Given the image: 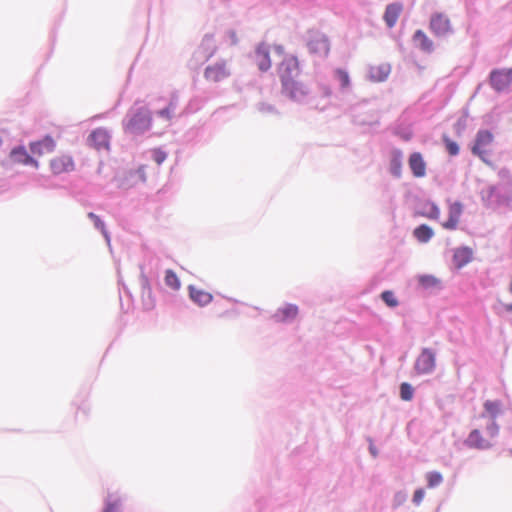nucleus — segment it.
Here are the masks:
<instances>
[{"instance_id": "f257e3e1", "label": "nucleus", "mask_w": 512, "mask_h": 512, "mask_svg": "<svg viewBox=\"0 0 512 512\" xmlns=\"http://www.w3.org/2000/svg\"><path fill=\"white\" fill-rule=\"evenodd\" d=\"M278 75L282 83V91L293 100H300L306 95L305 86L298 81L299 65L297 59L288 55L278 67Z\"/></svg>"}, {"instance_id": "f03ea898", "label": "nucleus", "mask_w": 512, "mask_h": 512, "mask_svg": "<svg viewBox=\"0 0 512 512\" xmlns=\"http://www.w3.org/2000/svg\"><path fill=\"white\" fill-rule=\"evenodd\" d=\"M481 199L487 208L498 209L508 207L512 202V187L502 184L488 186L481 191Z\"/></svg>"}, {"instance_id": "7ed1b4c3", "label": "nucleus", "mask_w": 512, "mask_h": 512, "mask_svg": "<svg viewBox=\"0 0 512 512\" xmlns=\"http://www.w3.org/2000/svg\"><path fill=\"white\" fill-rule=\"evenodd\" d=\"M151 126V113L147 108L136 110L125 125L129 133H141L148 130Z\"/></svg>"}, {"instance_id": "20e7f679", "label": "nucleus", "mask_w": 512, "mask_h": 512, "mask_svg": "<svg viewBox=\"0 0 512 512\" xmlns=\"http://www.w3.org/2000/svg\"><path fill=\"white\" fill-rule=\"evenodd\" d=\"M489 84L497 93L507 90L512 84V67L493 69L489 74Z\"/></svg>"}, {"instance_id": "39448f33", "label": "nucleus", "mask_w": 512, "mask_h": 512, "mask_svg": "<svg viewBox=\"0 0 512 512\" xmlns=\"http://www.w3.org/2000/svg\"><path fill=\"white\" fill-rule=\"evenodd\" d=\"M436 367V353L430 348H423L417 357L414 369L418 374H431Z\"/></svg>"}, {"instance_id": "423d86ee", "label": "nucleus", "mask_w": 512, "mask_h": 512, "mask_svg": "<svg viewBox=\"0 0 512 512\" xmlns=\"http://www.w3.org/2000/svg\"><path fill=\"white\" fill-rule=\"evenodd\" d=\"M49 168L53 175L70 173L75 169V162L70 154H59L49 161Z\"/></svg>"}, {"instance_id": "0eeeda50", "label": "nucleus", "mask_w": 512, "mask_h": 512, "mask_svg": "<svg viewBox=\"0 0 512 512\" xmlns=\"http://www.w3.org/2000/svg\"><path fill=\"white\" fill-rule=\"evenodd\" d=\"M493 139L494 136L489 130H479L475 137L472 153L483 161H486V156L488 154L486 148L493 142Z\"/></svg>"}, {"instance_id": "6e6552de", "label": "nucleus", "mask_w": 512, "mask_h": 512, "mask_svg": "<svg viewBox=\"0 0 512 512\" xmlns=\"http://www.w3.org/2000/svg\"><path fill=\"white\" fill-rule=\"evenodd\" d=\"M230 76V70L227 62L222 60L220 62L208 65L204 71V77L207 81L218 83Z\"/></svg>"}, {"instance_id": "1a4fd4ad", "label": "nucleus", "mask_w": 512, "mask_h": 512, "mask_svg": "<svg viewBox=\"0 0 512 512\" xmlns=\"http://www.w3.org/2000/svg\"><path fill=\"white\" fill-rule=\"evenodd\" d=\"M464 445L467 448L477 450H488L493 446L489 440L482 436L479 429H473L470 431L467 438L464 440Z\"/></svg>"}, {"instance_id": "9d476101", "label": "nucleus", "mask_w": 512, "mask_h": 512, "mask_svg": "<svg viewBox=\"0 0 512 512\" xmlns=\"http://www.w3.org/2000/svg\"><path fill=\"white\" fill-rule=\"evenodd\" d=\"M414 213L418 216L436 220L439 218L440 209L434 202L430 200H422L415 205Z\"/></svg>"}, {"instance_id": "9b49d317", "label": "nucleus", "mask_w": 512, "mask_h": 512, "mask_svg": "<svg viewBox=\"0 0 512 512\" xmlns=\"http://www.w3.org/2000/svg\"><path fill=\"white\" fill-rule=\"evenodd\" d=\"M430 29L437 36H446L451 32L450 20L441 13H436L431 17Z\"/></svg>"}, {"instance_id": "f8f14e48", "label": "nucleus", "mask_w": 512, "mask_h": 512, "mask_svg": "<svg viewBox=\"0 0 512 512\" xmlns=\"http://www.w3.org/2000/svg\"><path fill=\"white\" fill-rule=\"evenodd\" d=\"M29 148L34 155L43 156L55 150L56 142L51 136H45L39 141L31 142Z\"/></svg>"}, {"instance_id": "ddd939ff", "label": "nucleus", "mask_w": 512, "mask_h": 512, "mask_svg": "<svg viewBox=\"0 0 512 512\" xmlns=\"http://www.w3.org/2000/svg\"><path fill=\"white\" fill-rule=\"evenodd\" d=\"M298 315V307L293 304H285L278 308L272 315V319L277 323H286L294 320Z\"/></svg>"}, {"instance_id": "4468645a", "label": "nucleus", "mask_w": 512, "mask_h": 512, "mask_svg": "<svg viewBox=\"0 0 512 512\" xmlns=\"http://www.w3.org/2000/svg\"><path fill=\"white\" fill-rule=\"evenodd\" d=\"M89 143L97 150L108 149L110 135L107 130L103 128H97L89 135Z\"/></svg>"}, {"instance_id": "2eb2a0df", "label": "nucleus", "mask_w": 512, "mask_h": 512, "mask_svg": "<svg viewBox=\"0 0 512 512\" xmlns=\"http://www.w3.org/2000/svg\"><path fill=\"white\" fill-rule=\"evenodd\" d=\"M361 105H356L352 108V116L354 123L358 125L373 126L378 124V116L375 111L365 112L363 115L360 113Z\"/></svg>"}, {"instance_id": "dca6fc26", "label": "nucleus", "mask_w": 512, "mask_h": 512, "mask_svg": "<svg viewBox=\"0 0 512 512\" xmlns=\"http://www.w3.org/2000/svg\"><path fill=\"white\" fill-rule=\"evenodd\" d=\"M403 10V4L400 2H393L386 6L383 15V20L388 28H393Z\"/></svg>"}, {"instance_id": "f3484780", "label": "nucleus", "mask_w": 512, "mask_h": 512, "mask_svg": "<svg viewBox=\"0 0 512 512\" xmlns=\"http://www.w3.org/2000/svg\"><path fill=\"white\" fill-rule=\"evenodd\" d=\"M462 204L454 202L449 206L448 219L442 224L444 229L455 230L462 214Z\"/></svg>"}, {"instance_id": "a211bd4d", "label": "nucleus", "mask_w": 512, "mask_h": 512, "mask_svg": "<svg viewBox=\"0 0 512 512\" xmlns=\"http://www.w3.org/2000/svg\"><path fill=\"white\" fill-rule=\"evenodd\" d=\"M254 61L261 71H267L271 67L269 49L266 44L262 43L257 46Z\"/></svg>"}, {"instance_id": "6ab92c4d", "label": "nucleus", "mask_w": 512, "mask_h": 512, "mask_svg": "<svg viewBox=\"0 0 512 512\" xmlns=\"http://www.w3.org/2000/svg\"><path fill=\"white\" fill-rule=\"evenodd\" d=\"M10 159L16 164L32 165L36 168L39 165L38 162L33 159L22 146L16 147L10 152Z\"/></svg>"}, {"instance_id": "aec40b11", "label": "nucleus", "mask_w": 512, "mask_h": 512, "mask_svg": "<svg viewBox=\"0 0 512 512\" xmlns=\"http://www.w3.org/2000/svg\"><path fill=\"white\" fill-rule=\"evenodd\" d=\"M409 168L415 177H424L426 175V163L419 152H414L408 160Z\"/></svg>"}, {"instance_id": "412c9836", "label": "nucleus", "mask_w": 512, "mask_h": 512, "mask_svg": "<svg viewBox=\"0 0 512 512\" xmlns=\"http://www.w3.org/2000/svg\"><path fill=\"white\" fill-rule=\"evenodd\" d=\"M418 285L425 291L436 292L440 291L443 286L440 279L430 274H422L417 277Z\"/></svg>"}, {"instance_id": "4be33fe9", "label": "nucleus", "mask_w": 512, "mask_h": 512, "mask_svg": "<svg viewBox=\"0 0 512 512\" xmlns=\"http://www.w3.org/2000/svg\"><path fill=\"white\" fill-rule=\"evenodd\" d=\"M188 291L190 299L199 306H206L211 303L213 299L211 293L193 285L188 286Z\"/></svg>"}, {"instance_id": "5701e85b", "label": "nucleus", "mask_w": 512, "mask_h": 512, "mask_svg": "<svg viewBox=\"0 0 512 512\" xmlns=\"http://www.w3.org/2000/svg\"><path fill=\"white\" fill-rule=\"evenodd\" d=\"M403 153L400 149H393L390 154L389 172L395 178L402 175Z\"/></svg>"}, {"instance_id": "b1692460", "label": "nucleus", "mask_w": 512, "mask_h": 512, "mask_svg": "<svg viewBox=\"0 0 512 512\" xmlns=\"http://www.w3.org/2000/svg\"><path fill=\"white\" fill-rule=\"evenodd\" d=\"M391 67L389 64H381L378 66H371L369 68L368 76L371 81L382 82L385 81L390 74Z\"/></svg>"}, {"instance_id": "393cba45", "label": "nucleus", "mask_w": 512, "mask_h": 512, "mask_svg": "<svg viewBox=\"0 0 512 512\" xmlns=\"http://www.w3.org/2000/svg\"><path fill=\"white\" fill-rule=\"evenodd\" d=\"M472 260V250L469 247H460L455 250L453 255L454 264L462 268Z\"/></svg>"}, {"instance_id": "a878e982", "label": "nucleus", "mask_w": 512, "mask_h": 512, "mask_svg": "<svg viewBox=\"0 0 512 512\" xmlns=\"http://www.w3.org/2000/svg\"><path fill=\"white\" fill-rule=\"evenodd\" d=\"M414 46L424 52H431L433 50V42L426 36L422 30H417L413 35Z\"/></svg>"}, {"instance_id": "bb28decb", "label": "nucleus", "mask_w": 512, "mask_h": 512, "mask_svg": "<svg viewBox=\"0 0 512 512\" xmlns=\"http://www.w3.org/2000/svg\"><path fill=\"white\" fill-rule=\"evenodd\" d=\"M413 234L419 242L427 243L434 236V231L430 226L421 224L414 229Z\"/></svg>"}, {"instance_id": "cd10ccee", "label": "nucleus", "mask_w": 512, "mask_h": 512, "mask_svg": "<svg viewBox=\"0 0 512 512\" xmlns=\"http://www.w3.org/2000/svg\"><path fill=\"white\" fill-rule=\"evenodd\" d=\"M334 78L339 82L342 92H347L351 87V80L348 72L345 69L337 68L334 71Z\"/></svg>"}, {"instance_id": "c85d7f7f", "label": "nucleus", "mask_w": 512, "mask_h": 512, "mask_svg": "<svg viewBox=\"0 0 512 512\" xmlns=\"http://www.w3.org/2000/svg\"><path fill=\"white\" fill-rule=\"evenodd\" d=\"M484 410L485 412L482 413L481 417H485L486 413L489 415L490 419L496 420L497 417L501 413V404L499 401H491L487 400L484 402Z\"/></svg>"}, {"instance_id": "c756f323", "label": "nucleus", "mask_w": 512, "mask_h": 512, "mask_svg": "<svg viewBox=\"0 0 512 512\" xmlns=\"http://www.w3.org/2000/svg\"><path fill=\"white\" fill-rule=\"evenodd\" d=\"M381 300L390 308H395L399 305V301L391 290H385L380 294Z\"/></svg>"}, {"instance_id": "7c9ffc66", "label": "nucleus", "mask_w": 512, "mask_h": 512, "mask_svg": "<svg viewBox=\"0 0 512 512\" xmlns=\"http://www.w3.org/2000/svg\"><path fill=\"white\" fill-rule=\"evenodd\" d=\"M427 486L435 488L443 482V476L438 471H431L426 474Z\"/></svg>"}, {"instance_id": "2f4dec72", "label": "nucleus", "mask_w": 512, "mask_h": 512, "mask_svg": "<svg viewBox=\"0 0 512 512\" xmlns=\"http://www.w3.org/2000/svg\"><path fill=\"white\" fill-rule=\"evenodd\" d=\"M165 284L174 290H178L181 286L178 276L172 270L166 271Z\"/></svg>"}, {"instance_id": "473e14b6", "label": "nucleus", "mask_w": 512, "mask_h": 512, "mask_svg": "<svg viewBox=\"0 0 512 512\" xmlns=\"http://www.w3.org/2000/svg\"><path fill=\"white\" fill-rule=\"evenodd\" d=\"M178 101L176 98H172L169 102L168 106L158 112L159 116L170 120L173 116V113L177 107Z\"/></svg>"}, {"instance_id": "72a5a7b5", "label": "nucleus", "mask_w": 512, "mask_h": 512, "mask_svg": "<svg viewBox=\"0 0 512 512\" xmlns=\"http://www.w3.org/2000/svg\"><path fill=\"white\" fill-rule=\"evenodd\" d=\"M498 177L499 182L497 184L512 187V175L507 168L500 169L498 172Z\"/></svg>"}, {"instance_id": "f704fd0d", "label": "nucleus", "mask_w": 512, "mask_h": 512, "mask_svg": "<svg viewBox=\"0 0 512 512\" xmlns=\"http://www.w3.org/2000/svg\"><path fill=\"white\" fill-rule=\"evenodd\" d=\"M414 389L409 383H402L400 385V397L404 401H410L413 398Z\"/></svg>"}, {"instance_id": "c9c22d12", "label": "nucleus", "mask_w": 512, "mask_h": 512, "mask_svg": "<svg viewBox=\"0 0 512 512\" xmlns=\"http://www.w3.org/2000/svg\"><path fill=\"white\" fill-rule=\"evenodd\" d=\"M88 217L93 221L94 226L97 229L101 230V232L103 233L105 238L108 240L109 239L108 233H107V231L105 229V225H104L103 221L99 218V216H97L93 212H90V213H88Z\"/></svg>"}, {"instance_id": "e433bc0d", "label": "nucleus", "mask_w": 512, "mask_h": 512, "mask_svg": "<svg viewBox=\"0 0 512 512\" xmlns=\"http://www.w3.org/2000/svg\"><path fill=\"white\" fill-rule=\"evenodd\" d=\"M408 498V495L405 491H397L393 496L392 506L393 508H398L402 506Z\"/></svg>"}, {"instance_id": "4c0bfd02", "label": "nucleus", "mask_w": 512, "mask_h": 512, "mask_svg": "<svg viewBox=\"0 0 512 512\" xmlns=\"http://www.w3.org/2000/svg\"><path fill=\"white\" fill-rule=\"evenodd\" d=\"M443 141L445 143L446 150L451 156H456L459 154V145L455 141H452L447 136L443 138Z\"/></svg>"}, {"instance_id": "58836bf2", "label": "nucleus", "mask_w": 512, "mask_h": 512, "mask_svg": "<svg viewBox=\"0 0 512 512\" xmlns=\"http://www.w3.org/2000/svg\"><path fill=\"white\" fill-rule=\"evenodd\" d=\"M485 431L491 438H495L496 436H498L500 427L496 420L490 419V421L485 427Z\"/></svg>"}, {"instance_id": "ea45409f", "label": "nucleus", "mask_w": 512, "mask_h": 512, "mask_svg": "<svg viewBox=\"0 0 512 512\" xmlns=\"http://www.w3.org/2000/svg\"><path fill=\"white\" fill-rule=\"evenodd\" d=\"M120 507L119 499H108L102 512H117Z\"/></svg>"}, {"instance_id": "a19ab883", "label": "nucleus", "mask_w": 512, "mask_h": 512, "mask_svg": "<svg viewBox=\"0 0 512 512\" xmlns=\"http://www.w3.org/2000/svg\"><path fill=\"white\" fill-rule=\"evenodd\" d=\"M166 157L167 154L163 150L159 148L152 150V158L158 165L162 164L165 161Z\"/></svg>"}, {"instance_id": "79ce46f5", "label": "nucleus", "mask_w": 512, "mask_h": 512, "mask_svg": "<svg viewBox=\"0 0 512 512\" xmlns=\"http://www.w3.org/2000/svg\"><path fill=\"white\" fill-rule=\"evenodd\" d=\"M424 495H425V492L423 489H417L413 495V499H412L413 503L415 505H419L422 502Z\"/></svg>"}, {"instance_id": "37998d69", "label": "nucleus", "mask_w": 512, "mask_h": 512, "mask_svg": "<svg viewBox=\"0 0 512 512\" xmlns=\"http://www.w3.org/2000/svg\"><path fill=\"white\" fill-rule=\"evenodd\" d=\"M227 38L231 45H236L238 43V37L234 31H228Z\"/></svg>"}, {"instance_id": "c03bdc74", "label": "nucleus", "mask_w": 512, "mask_h": 512, "mask_svg": "<svg viewBox=\"0 0 512 512\" xmlns=\"http://www.w3.org/2000/svg\"><path fill=\"white\" fill-rule=\"evenodd\" d=\"M369 452H370V454H371L374 458H376V457L378 456V450H377V448L373 445V443H372V442H370V445H369Z\"/></svg>"}, {"instance_id": "a18cd8bd", "label": "nucleus", "mask_w": 512, "mask_h": 512, "mask_svg": "<svg viewBox=\"0 0 512 512\" xmlns=\"http://www.w3.org/2000/svg\"><path fill=\"white\" fill-rule=\"evenodd\" d=\"M321 41H322V46H324L326 49V53H328V51H329V47L327 45L328 40L324 35H322Z\"/></svg>"}, {"instance_id": "49530a36", "label": "nucleus", "mask_w": 512, "mask_h": 512, "mask_svg": "<svg viewBox=\"0 0 512 512\" xmlns=\"http://www.w3.org/2000/svg\"><path fill=\"white\" fill-rule=\"evenodd\" d=\"M322 96H329L331 93L330 88L322 86L321 88Z\"/></svg>"}, {"instance_id": "de8ad7c7", "label": "nucleus", "mask_w": 512, "mask_h": 512, "mask_svg": "<svg viewBox=\"0 0 512 512\" xmlns=\"http://www.w3.org/2000/svg\"><path fill=\"white\" fill-rule=\"evenodd\" d=\"M501 305L503 306V308L512 314V303H508V304H505V303H501Z\"/></svg>"}, {"instance_id": "09e8293b", "label": "nucleus", "mask_w": 512, "mask_h": 512, "mask_svg": "<svg viewBox=\"0 0 512 512\" xmlns=\"http://www.w3.org/2000/svg\"><path fill=\"white\" fill-rule=\"evenodd\" d=\"M138 172L142 173L143 172V167L139 168Z\"/></svg>"}, {"instance_id": "8fccbe9b", "label": "nucleus", "mask_w": 512, "mask_h": 512, "mask_svg": "<svg viewBox=\"0 0 512 512\" xmlns=\"http://www.w3.org/2000/svg\"><path fill=\"white\" fill-rule=\"evenodd\" d=\"M508 452L512 456V449H509Z\"/></svg>"}]
</instances>
